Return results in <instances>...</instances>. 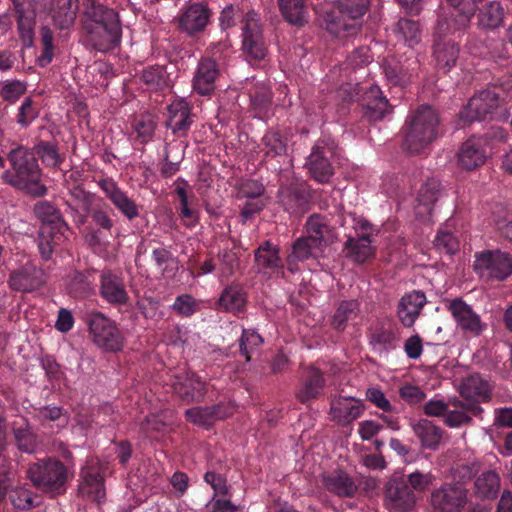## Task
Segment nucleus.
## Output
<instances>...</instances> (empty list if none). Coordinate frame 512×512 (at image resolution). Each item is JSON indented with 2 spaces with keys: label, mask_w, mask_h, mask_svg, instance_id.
Listing matches in <instances>:
<instances>
[{
  "label": "nucleus",
  "mask_w": 512,
  "mask_h": 512,
  "mask_svg": "<svg viewBox=\"0 0 512 512\" xmlns=\"http://www.w3.org/2000/svg\"><path fill=\"white\" fill-rule=\"evenodd\" d=\"M280 249L271 241H264L254 251V261L258 271L263 274L285 278L284 264L279 256Z\"/></svg>",
  "instance_id": "23"
},
{
  "label": "nucleus",
  "mask_w": 512,
  "mask_h": 512,
  "mask_svg": "<svg viewBox=\"0 0 512 512\" xmlns=\"http://www.w3.org/2000/svg\"><path fill=\"white\" fill-rule=\"evenodd\" d=\"M426 302V296L420 290H414L401 297L397 305V315L404 327L410 328L414 325Z\"/></svg>",
  "instance_id": "30"
},
{
  "label": "nucleus",
  "mask_w": 512,
  "mask_h": 512,
  "mask_svg": "<svg viewBox=\"0 0 512 512\" xmlns=\"http://www.w3.org/2000/svg\"><path fill=\"white\" fill-rule=\"evenodd\" d=\"M174 390L180 399L187 404L201 402L207 393L206 383L192 371L177 377Z\"/></svg>",
  "instance_id": "27"
},
{
  "label": "nucleus",
  "mask_w": 512,
  "mask_h": 512,
  "mask_svg": "<svg viewBox=\"0 0 512 512\" xmlns=\"http://www.w3.org/2000/svg\"><path fill=\"white\" fill-rule=\"evenodd\" d=\"M392 110L386 97L378 86H372L366 93L363 103V115L370 122L382 120Z\"/></svg>",
  "instance_id": "34"
},
{
  "label": "nucleus",
  "mask_w": 512,
  "mask_h": 512,
  "mask_svg": "<svg viewBox=\"0 0 512 512\" xmlns=\"http://www.w3.org/2000/svg\"><path fill=\"white\" fill-rule=\"evenodd\" d=\"M364 404L353 397L338 396L332 399L330 415L341 426H348L364 413Z\"/></svg>",
  "instance_id": "26"
},
{
  "label": "nucleus",
  "mask_w": 512,
  "mask_h": 512,
  "mask_svg": "<svg viewBox=\"0 0 512 512\" xmlns=\"http://www.w3.org/2000/svg\"><path fill=\"white\" fill-rule=\"evenodd\" d=\"M370 0H337L336 12L325 18L327 31L336 37L356 34L361 28V20L370 8Z\"/></svg>",
  "instance_id": "5"
},
{
  "label": "nucleus",
  "mask_w": 512,
  "mask_h": 512,
  "mask_svg": "<svg viewBox=\"0 0 512 512\" xmlns=\"http://www.w3.org/2000/svg\"><path fill=\"white\" fill-rule=\"evenodd\" d=\"M14 17L17 22L19 37L25 47H31L34 43V28L36 13L30 3L13 1Z\"/></svg>",
  "instance_id": "31"
},
{
  "label": "nucleus",
  "mask_w": 512,
  "mask_h": 512,
  "mask_svg": "<svg viewBox=\"0 0 512 512\" xmlns=\"http://www.w3.org/2000/svg\"><path fill=\"white\" fill-rule=\"evenodd\" d=\"M168 112L167 127L174 134L184 135L190 129L192 123L189 104L184 99L173 101L168 106Z\"/></svg>",
  "instance_id": "39"
},
{
  "label": "nucleus",
  "mask_w": 512,
  "mask_h": 512,
  "mask_svg": "<svg viewBox=\"0 0 512 512\" xmlns=\"http://www.w3.org/2000/svg\"><path fill=\"white\" fill-rule=\"evenodd\" d=\"M278 198L284 209L291 214L304 212L308 205L305 191L296 186L282 187Z\"/></svg>",
  "instance_id": "41"
},
{
  "label": "nucleus",
  "mask_w": 512,
  "mask_h": 512,
  "mask_svg": "<svg viewBox=\"0 0 512 512\" xmlns=\"http://www.w3.org/2000/svg\"><path fill=\"white\" fill-rule=\"evenodd\" d=\"M221 74V66L214 58H201L192 79L193 91L201 96H211L216 90Z\"/></svg>",
  "instance_id": "19"
},
{
  "label": "nucleus",
  "mask_w": 512,
  "mask_h": 512,
  "mask_svg": "<svg viewBox=\"0 0 512 512\" xmlns=\"http://www.w3.org/2000/svg\"><path fill=\"white\" fill-rule=\"evenodd\" d=\"M367 337L372 350L380 356L395 350L400 341L399 328L390 322H378L371 326Z\"/></svg>",
  "instance_id": "22"
},
{
  "label": "nucleus",
  "mask_w": 512,
  "mask_h": 512,
  "mask_svg": "<svg viewBox=\"0 0 512 512\" xmlns=\"http://www.w3.org/2000/svg\"><path fill=\"white\" fill-rule=\"evenodd\" d=\"M95 276L93 271H74L66 279V290L70 297L84 299L94 292Z\"/></svg>",
  "instance_id": "38"
},
{
  "label": "nucleus",
  "mask_w": 512,
  "mask_h": 512,
  "mask_svg": "<svg viewBox=\"0 0 512 512\" xmlns=\"http://www.w3.org/2000/svg\"><path fill=\"white\" fill-rule=\"evenodd\" d=\"M211 16L212 12L206 4L196 2L183 7L176 17V22L179 31L193 37L206 29Z\"/></svg>",
  "instance_id": "17"
},
{
  "label": "nucleus",
  "mask_w": 512,
  "mask_h": 512,
  "mask_svg": "<svg viewBox=\"0 0 512 512\" xmlns=\"http://www.w3.org/2000/svg\"><path fill=\"white\" fill-rule=\"evenodd\" d=\"M446 2L453 11L448 17L438 19L439 33L464 34L477 11L476 6L470 0H446Z\"/></svg>",
  "instance_id": "14"
},
{
  "label": "nucleus",
  "mask_w": 512,
  "mask_h": 512,
  "mask_svg": "<svg viewBox=\"0 0 512 512\" xmlns=\"http://www.w3.org/2000/svg\"><path fill=\"white\" fill-rule=\"evenodd\" d=\"M418 59L411 55L403 61L401 59H390L384 64V73L388 82L394 86L404 87L410 83L419 69Z\"/></svg>",
  "instance_id": "24"
},
{
  "label": "nucleus",
  "mask_w": 512,
  "mask_h": 512,
  "mask_svg": "<svg viewBox=\"0 0 512 512\" xmlns=\"http://www.w3.org/2000/svg\"><path fill=\"white\" fill-rule=\"evenodd\" d=\"M440 182L436 179H429L419 190L417 202L419 206L425 207V211L430 213L432 205L441 197Z\"/></svg>",
  "instance_id": "55"
},
{
  "label": "nucleus",
  "mask_w": 512,
  "mask_h": 512,
  "mask_svg": "<svg viewBox=\"0 0 512 512\" xmlns=\"http://www.w3.org/2000/svg\"><path fill=\"white\" fill-rule=\"evenodd\" d=\"M85 212L87 216L91 218L92 223L96 226V230L107 232L109 235H112V230L115 227V220L113 219L115 214L107 203L102 199H97V201Z\"/></svg>",
  "instance_id": "40"
},
{
  "label": "nucleus",
  "mask_w": 512,
  "mask_h": 512,
  "mask_svg": "<svg viewBox=\"0 0 512 512\" xmlns=\"http://www.w3.org/2000/svg\"><path fill=\"white\" fill-rule=\"evenodd\" d=\"M272 98V91L265 85H257L250 92L251 106L260 117L268 112L272 104Z\"/></svg>",
  "instance_id": "54"
},
{
  "label": "nucleus",
  "mask_w": 512,
  "mask_h": 512,
  "mask_svg": "<svg viewBox=\"0 0 512 512\" xmlns=\"http://www.w3.org/2000/svg\"><path fill=\"white\" fill-rule=\"evenodd\" d=\"M172 310L182 317H190L199 311V302L189 294H182L176 297Z\"/></svg>",
  "instance_id": "61"
},
{
  "label": "nucleus",
  "mask_w": 512,
  "mask_h": 512,
  "mask_svg": "<svg viewBox=\"0 0 512 512\" xmlns=\"http://www.w3.org/2000/svg\"><path fill=\"white\" fill-rule=\"evenodd\" d=\"M78 493L82 498L98 503L105 498L104 467L97 459L87 460L82 467Z\"/></svg>",
  "instance_id": "11"
},
{
  "label": "nucleus",
  "mask_w": 512,
  "mask_h": 512,
  "mask_svg": "<svg viewBox=\"0 0 512 512\" xmlns=\"http://www.w3.org/2000/svg\"><path fill=\"white\" fill-rule=\"evenodd\" d=\"M185 419L197 426L209 428L214 424L213 416L209 409L206 407H192L185 411Z\"/></svg>",
  "instance_id": "63"
},
{
  "label": "nucleus",
  "mask_w": 512,
  "mask_h": 512,
  "mask_svg": "<svg viewBox=\"0 0 512 512\" xmlns=\"http://www.w3.org/2000/svg\"><path fill=\"white\" fill-rule=\"evenodd\" d=\"M30 150L34 152V156L39 157L46 167H59L64 161L59 154L57 143L53 141L40 140Z\"/></svg>",
  "instance_id": "49"
},
{
  "label": "nucleus",
  "mask_w": 512,
  "mask_h": 512,
  "mask_svg": "<svg viewBox=\"0 0 512 512\" xmlns=\"http://www.w3.org/2000/svg\"><path fill=\"white\" fill-rule=\"evenodd\" d=\"M284 19L291 25L302 27L308 22L306 0H278Z\"/></svg>",
  "instance_id": "43"
},
{
  "label": "nucleus",
  "mask_w": 512,
  "mask_h": 512,
  "mask_svg": "<svg viewBox=\"0 0 512 512\" xmlns=\"http://www.w3.org/2000/svg\"><path fill=\"white\" fill-rule=\"evenodd\" d=\"M416 504V495L404 478L392 479L385 489V506L390 512H409Z\"/></svg>",
  "instance_id": "20"
},
{
  "label": "nucleus",
  "mask_w": 512,
  "mask_h": 512,
  "mask_svg": "<svg viewBox=\"0 0 512 512\" xmlns=\"http://www.w3.org/2000/svg\"><path fill=\"white\" fill-rule=\"evenodd\" d=\"M246 303V293L240 285L227 286L218 300L219 306L227 312L240 311Z\"/></svg>",
  "instance_id": "48"
},
{
  "label": "nucleus",
  "mask_w": 512,
  "mask_h": 512,
  "mask_svg": "<svg viewBox=\"0 0 512 512\" xmlns=\"http://www.w3.org/2000/svg\"><path fill=\"white\" fill-rule=\"evenodd\" d=\"M326 385L323 372L316 367H309L305 370L296 391V398L302 404H309L320 397Z\"/></svg>",
  "instance_id": "29"
},
{
  "label": "nucleus",
  "mask_w": 512,
  "mask_h": 512,
  "mask_svg": "<svg viewBox=\"0 0 512 512\" xmlns=\"http://www.w3.org/2000/svg\"><path fill=\"white\" fill-rule=\"evenodd\" d=\"M165 74L162 66H149L143 70L141 79L149 89H162L166 85Z\"/></svg>",
  "instance_id": "60"
},
{
  "label": "nucleus",
  "mask_w": 512,
  "mask_h": 512,
  "mask_svg": "<svg viewBox=\"0 0 512 512\" xmlns=\"http://www.w3.org/2000/svg\"><path fill=\"white\" fill-rule=\"evenodd\" d=\"M412 429L420 440L422 447L436 450L442 438L441 429L427 419H421L412 424Z\"/></svg>",
  "instance_id": "44"
},
{
  "label": "nucleus",
  "mask_w": 512,
  "mask_h": 512,
  "mask_svg": "<svg viewBox=\"0 0 512 512\" xmlns=\"http://www.w3.org/2000/svg\"><path fill=\"white\" fill-rule=\"evenodd\" d=\"M13 434L19 450L26 453L34 452L37 446L36 437L27 426L14 427Z\"/></svg>",
  "instance_id": "62"
},
{
  "label": "nucleus",
  "mask_w": 512,
  "mask_h": 512,
  "mask_svg": "<svg viewBox=\"0 0 512 512\" xmlns=\"http://www.w3.org/2000/svg\"><path fill=\"white\" fill-rule=\"evenodd\" d=\"M46 283V275L42 268L26 263L9 274V287L17 292L31 293Z\"/></svg>",
  "instance_id": "21"
},
{
  "label": "nucleus",
  "mask_w": 512,
  "mask_h": 512,
  "mask_svg": "<svg viewBox=\"0 0 512 512\" xmlns=\"http://www.w3.org/2000/svg\"><path fill=\"white\" fill-rule=\"evenodd\" d=\"M97 185L115 209L127 220L133 221L140 215V206L128 196L118 183L111 177L100 178Z\"/></svg>",
  "instance_id": "15"
},
{
  "label": "nucleus",
  "mask_w": 512,
  "mask_h": 512,
  "mask_svg": "<svg viewBox=\"0 0 512 512\" xmlns=\"http://www.w3.org/2000/svg\"><path fill=\"white\" fill-rule=\"evenodd\" d=\"M474 270L483 279L503 281L512 274V255L498 249L476 253Z\"/></svg>",
  "instance_id": "9"
},
{
  "label": "nucleus",
  "mask_w": 512,
  "mask_h": 512,
  "mask_svg": "<svg viewBox=\"0 0 512 512\" xmlns=\"http://www.w3.org/2000/svg\"><path fill=\"white\" fill-rule=\"evenodd\" d=\"M505 10L499 1H491L484 4L477 14L478 26L494 30L503 25Z\"/></svg>",
  "instance_id": "42"
},
{
  "label": "nucleus",
  "mask_w": 512,
  "mask_h": 512,
  "mask_svg": "<svg viewBox=\"0 0 512 512\" xmlns=\"http://www.w3.org/2000/svg\"><path fill=\"white\" fill-rule=\"evenodd\" d=\"M359 313V304L355 300L342 301L336 309L333 318L332 326L335 330L344 331L348 323L355 320Z\"/></svg>",
  "instance_id": "50"
},
{
  "label": "nucleus",
  "mask_w": 512,
  "mask_h": 512,
  "mask_svg": "<svg viewBox=\"0 0 512 512\" xmlns=\"http://www.w3.org/2000/svg\"><path fill=\"white\" fill-rule=\"evenodd\" d=\"M39 115V111L34 106L31 98H26L19 108L17 114V123L22 128H27Z\"/></svg>",
  "instance_id": "64"
},
{
  "label": "nucleus",
  "mask_w": 512,
  "mask_h": 512,
  "mask_svg": "<svg viewBox=\"0 0 512 512\" xmlns=\"http://www.w3.org/2000/svg\"><path fill=\"white\" fill-rule=\"evenodd\" d=\"M322 484L327 491L339 497H353L357 492L354 480L342 470L323 474Z\"/></svg>",
  "instance_id": "36"
},
{
  "label": "nucleus",
  "mask_w": 512,
  "mask_h": 512,
  "mask_svg": "<svg viewBox=\"0 0 512 512\" xmlns=\"http://www.w3.org/2000/svg\"><path fill=\"white\" fill-rule=\"evenodd\" d=\"M453 409H448L445 416V424L449 427L456 428L469 424L472 417H478L483 409L477 403H467L456 400L451 403Z\"/></svg>",
  "instance_id": "37"
},
{
  "label": "nucleus",
  "mask_w": 512,
  "mask_h": 512,
  "mask_svg": "<svg viewBox=\"0 0 512 512\" xmlns=\"http://www.w3.org/2000/svg\"><path fill=\"white\" fill-rule=\"evenodd\" d=\"M10 169L3 175V181L32 196L41 197L46 194L47 188L41 183L42 170L38 159L30 148L18 145L7 154Z\"/></svg>",
  "instance_id": "2"
},
{
  "label": "nucleus",
  "mask_w": 512,
  "mask_h": 512,
  "mask_svg": "<svg viewBox=\"0 0 512 512\" xmlns=\"http://www.w3.org/2000/svg\"><path fill=\"white\" fill-rule=\"evenodd\" d=\"M446 308L465 334L479 336L486 329L480 316L462 298L448 300Z\"/></svg>",
  "instance_id": "18"
},
{
  "label": "nucleus",
  "mask_w": 512,
  "mask_h": 512,
  "mask_svg": "<svg viewBox=\"0 0 512 512\" xmlns=\"http://www.w3.org/2000/svg\"><path fill=\"white\" fill-rule=\"evenodd\" d=\"M262 142L264 145L265 155L271 158L284 155L287 150V145L282 136L278 132H267Z\"/></svg>",
  "instance_id": "59"
},
{
  "label": "nucleus",
  "mask_w": 512,
  "mask_h": 512,
  "mask_svg": "<svg viewBox=\"0 0 512 512\" xmlns=\"http://www.w3.org/2000/svg\"><path fill=\"white\" fill-rule=\"evenodd\" d=\"M41 54L37 58L40 67L48 66L54 58V33L48 26L40 28Z\"/></svg>",
  "instance_id": "56"
},
{
  "label": "nucleus",
  "mask_w": 512,
  "mask_h": 512,
  "mask_svg": "<svg viewBox=\"0 0 512 512\" xmlns=\"http://www.w3.org/2000/svg\"><path fill=\"white\" fill-rule=\"evenodd\" d=\"M81 25L89 43L100 52L113 50L121 42L118 13L95 0H84Z\"/></svg>",
  "instance_id": "1"
},
{
  "label": "nucleus",
  "mask_w": 512,
  "mask_h": 512,
  "mask_svg": "<svg viewBox=\"0 0 512 512\" xmlns=\"http://www.w3.org/2000/svg\"><path fill=\"white\" fill-rule=\"evenodd\" d=\"M492 388L490 383L483 379L479 374H473L466 377L461 386L460 394L464 402L477 403L487 402L491 398Z\"/></svg>",
  "instance_id": "33"
},
{
  "label": "nucleus",
  "mask_w": 512,
  "mask_h": 512,
  "mask_svg": "<svg viewBox=\"0 0 512 512\" xmlns=\"http://www.w3.org/2000/svg\"><path fill=\"white\" fill-rule=\"evenodd\" d=\"M336 145L329 137L319 138L307 157L305 166L310 176L319 183H327L334 174L331 158L335 155Z\"/></svg>",
  "instance_id": "10"
},
{
  "label": "nucleus",
  "mask_w": 512,
  "mask_h": 512,
  "mask_svg": "<svg viewBox=\"0 0 512 512\" xmlns=\"http://www.w3.org/2000/svg\"><path fill=\"white\" fill-rule=\"evenodd\" d=\"M34 213L42 222V225H49L53 230L66 232L68 225L62 218L60 211L49 201H39L34 205Z\"/></svg>",
  "instance_id": "45"
},
{
  "label": "nucleus",
  "mask_w": 512,
  "mask_h": 512,
  "mask_svg": "<svg viewBox=\"0 0 512 512\" xmlns=\"http://www.w3.org/2000/svg\"><path fill=\"white\" fill-rule=\"evenodd\" d=\"M434 246L440 253L448 255L455 254L460 249L458 238L446 229L438 230L434 239Z\"/></svg>",
  "instance_id": "58"
},
{
  "label": "nucleus",
  "mask_w": 512,
  "mask_h": 512,
  "mask_svg": "<svg viewBox=\"0 0 512 512\" xmlns=\"http://www.w3.org/2000/svg\"><path fill=\"white\" fill-rule=\"evenodd\" d=\"M99 293L102 299L113 306H122L129 302V295L123 278L111 271H105L101 274Z\"/></svg>",
  "instance_id": "28"
},
{
  "label": "nucleus",
  "mask_w": 512,
  "mask_h": 512,
  "mask_svg": "<svg viewBox=\"0 0 512 512\" xmlns=\"http://www.w3.org/2000/svg\"><path fill=\"white\" fill-rule=\"evenodd\" d=\"M354 228V235H346L342 253L353 263L362 265L376 256V247L372 245L373 229L367 221L360 222Z\"/></svg>",
  "instance_id": "8"
},
{
  "label": "nucleus",
  "mask_w": 512,
  "mask_h": 512,
  "mask_svg": "<svg viewBox=\"0 0 512 512\" xmlns=\"http://www.w3.org/2000/svg\"><path fill=\"white\" fill-rule=\"evenodd\" d=\"M395 32L409 47H413L421 40L419 23L415 20L400 18L396 24Z\"/></svg>",
  "instance_id": "53"
},
{
  "label": "nucleus",
  "mask_w": 512,
  "mask_h": 512,
  "mask_svg": "<svg viewBox=\"0 0 512 512\" xmlns=\"http://www.w3.org/2000/svg\"><path fill=\"white\" fill-rule=\"evenodd\" d=\"M263 343V338L254 329H243L239 339V352L247 362L251 360V354L255 348Z\"/></svg>",
  "instance_id": "57"
},
{
  "label": "nucleus",
  "mask_w": 512,
  "mask_h": 512,
  "mask_svg": "<svg viewBox=\"0 0 512 512\" xmlns=\"http://www.w3.org/2000/svg\"><path fill=\"white\" fill-rule=\"evenodd\" d=\"M462 35L459 33H439L438 24L436 25L432 56L435 67L439 71L447 73L456 66L460 47L457 42L448 38V36L461 37Z\"/></svg>",
  "instance_id": "16"
},
{
  "label": "nucleus",
  "mask_w": 512,
  "mask_h": 512,
  "mask_svg": "<svg viewBox=\"0 0 512 512\" xmlns=\"http://www.w3.org/2000/svg\"><path fill=\"white\" fill-rule=\"evenodd\" d=\"M474 487L475 494L480 499L496 498L500 488V477L495 471H485L476 478Z\"/></svg>",
  "instance_id": "47"
},
{
  "label": "nucleus",
  "mask_w": 512,
  "mask_h": 512,
  "mask_svg": "<svg viewBox=\"0 0 512 512\" xmlns=\"http://www.w3.org/2000/svg\"><path fill=\"white\" fill-rule=\"evenodd\" d=\"M93 342L109 352L122 350L124 338L116 323L101 312H93L86 318Z\"/></svg>",
  "instance_id": "7"
},
{
  "label": "nucleus",
  "mask_w": 512,
  "mask_h": 512,
  "mask_svg": "<svg viewBox=\"0 0 512 512\" xmlns=\"http://www.w3.org/2000/svg\"><path fill=\"white\" fill-rule=\"evenodd\" d=\"M504 99L496 87H489L475 92L460 112L464 122L493 120L501 114Z\"/></svg>",
  "instance_id": "6"
},
{
  "label": "nucleus",
  "mask_w": 512,
  "mask_h": 512,
  "mask_svg": "<svg viewBox=\"0 0 512 512\" xmlns=\"http://www.w3.org/2000/svg\"><path fill=\"white\" fill-rule=\"evenodd\" d=\"M433 512H460L467 503V490L460 483H446L430 495Z\"/></svg>",
  "instance_id": "13"
},
{
  "label": "nucleus",
  "mask_w": 512,
  "mask_h": 512,
  "mask_svg": "<svg viewBox=\"0 0 512 512\" xmlns=\"http://www.w3.org/2000/svg\"><path fill=\"white\" fill-rule=\"evenodd\" d=\"M27 474L34 487L52 498L66 493L68 468L56 457H46L30 464Z\"/></svg>",
  "instance_id": "4"
},
{
  "label": "nucleus",
  "mask_w": 512,
  "mask_h": 512,
  "mask_svg": "<svg viewBox=\"0 0 512 512\" xmlns=\"http://www.w3.org/2000/svg\"><path fill=\"white\" fill-rule=\"evenodd\" d=\"M78 8V0H51L49 13L53 24L60 30L69 29L76 20Z\"/></svg>",
  "instance_id": "35"
},
{
  "label": "nucleus",
  "mask_w": 512,
  "mask_h": 512,
  "mask_svg": "<svg viewBox=\"0 0 512 512\" xmlns=\"http://www.w3.org/2000/svg\"><path fill=\"white\" fill-rule=\"evenodd\" d=\"M324 248L308 237L302 236L296 239L292 246L291 252L286 257V266L290 273L294 274L300 270L299 262L309 259L319 258Z\"/></svg>",
  "instance_id": "25"
},
{
  "label": "nucleus",
  "mask_w": 512,
  "mask_h": 512,
  "mask_svg": "<svg viewBox=\"0 0 512 512\" xmlns=\"http://www.w3.org/2000/svg\"><path fill=\"white\" fill-rule=\"evenodd\" d=\"M243 51L254 61H261L267 54V46L263 37L260 18L253 10L245 14L242 26Z\"/></svg>",
  "instance_id": "12"
},
{
  "label": "nucleus",
  "mask_w": 512,
  "mask_h": 512,
  "mask_svg": "<svg viewBox=\"0 0 512 512\" xmlns=\"http://www.w3.org/2000/svg\"><path fill=\"white\" fill-rule=\"evenodd\" d=\"M486 141L481 137L466 140L458 153L459 164L463 169L474 170L482 166L487 158Z\"/></svg>",
  "instance_id": "32"
},
{
  "label": "nucleus",
  "mask_w": 512,
  "mask_h": 512,
  "mask_svg": "<svg viewBox=\"0 0 512 512\" xmlns=\"http://www.w3.org/2000/svg\"><path fill=\"white\" fill-rule=\"evenodd\" d=\"M402 133L403 150L410 154L424 152L442 134L438 111L430 105H420L407 116Z\"/></svg>",
  "instance_id": "3"
},
{
  "label": "nucleus",
  "mask_w": 512,
  "mask_h": 512,
  "mask_svg": "<svg viewBox=\"0 0 512 512\" xmlns=\"http://www.w3.org/2000/svg\"><path fill=\"white\" fill-rule=\"evenodd\" d=\"M65 239V232L53 230L49 225H42L38 236V248L41 257L48 260L54 248L60 245Z\"/></svg>",
  "instance_id": "46"
},
{
  "label": "nucleus",
  "mask_w": 512,
  "mask_h": 512,
  "mask_svg": "<svg viewBox=\"0 0 512 512\" xmlns=\"http://www.w3.org/2000/svg\"><path fill=\"white\" fill-rule=\"evenodd\" d=\"M157 127L156 120L151 115H140L132 123L134 142L141 145L149 143Z\"/></svg>",
  "instance_id": "51"
},
{
  "label": "nucleus",
  "mask_w": 512,
  "mask_h": 512,
  "mask_svg": "<svg viewBox=\"0 0 512 512\" xmlns=\"http://www.w3.org/2000/svg\"><path fill=\"white\" fill-rule=\"evenodd\" d=\"M306 231L307 235L305 237L315 240L323 248L327 246L325 236L330 231V227L323 216L319 214L311 215L306 222Z\"/></svg>",
  "instance_id": "52"
}]
</instances>
